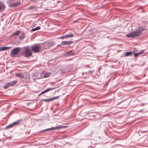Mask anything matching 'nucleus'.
<instances>
[{"mask_svg": "<svg viewBox=\"0 0 148 148\" xmlns=\"http://www.w3.org/2000/svg\"><path fill=\"white\" fill-rule=\"evenodd\" d=\"M11 86L9 83H6L3 86V87L5 89H7L9 87Z\"/></svg>", "mask_w": 148, "mask_h": 148, "instance_id": "a211bd4d", "label": "nucleus"}, {"mask_svg": "<svg viewBox=\"0 0 148 148\" xmlns=\"http://www.w3.org/2000/svg\"><path fill=\"white\" fill-rule=\"evenodd\" d=\"M144 52V50H141L140 52L135 53H134V56L135 57H137L138 56L142 54Z\"/></svg>", "mask_w": 148, "mask_h": 148, "instance_id": "2eb2a0df", "label": "nucleus"}, {"mask_svg": "<svg viewBox=\"0 0 148 148\" xmlns=\"http://www.w3.org/2000/svg\"><path fill=\"white\" fill-rule=\"evenodd\" d=\"M25 37V35L23 34H22L19 36V38L21 40H23Z\"/></svg>", "mask_w": 148, "mask_h": 148, "instance_id": "aec40b11", "label": "nucleus"}, {"mask_svg": "<svg viewBox=\"0 0 148 148\" xmlns=\"http://www.w3.org/2000/svg\"><path fill=\"white\" fill-rule=\"evenodd\" d=\"M20 51V48L17 47L14 48L10 52V55L11 56L16 55Z\"/></svg>", "mask_w": 148, "mask_h": 148, "instance_id": "39448f33", "label": "nucleus"}, {"mask_svg": "<svg viewBox=\"0 0 148 148\" xmlns=\"http://www.w3.org/2000/svg\"><path fill=\"white\" fill-rule=\"evenodd\" d=\"M22 120L21 119H20L18 120H17L16 121L10 124L7 126L5 127V129H7L9 128H11L13 127L14 126L17 125L18 124V123L21 121Z\"/></svg>", "mask_w": 148, "mask_h": 148, "instance_id": "423d86ee", "label": "nucleus"}, {"mask_svg": "<svg viewBox=\"0 0 148 148\" xmlns=\"http://www.w3.org/2000/svg\"><path fill=\"white\" fill-rule=\"evenodd\" d=\"M31 48L32 50L35 53H39L40 50L44 49L43 45L38 44L33 45L31 47Z\"/></svg>", "mask_w": 148, "mask_h": 148, "instance_id": "f03ea898", "label": "nucleus"}, {"mask_svg": "<svg viewBox=\"0 0 148 148\" xmlns=\"http://www.w3.org/2000/svg\"><path fill=\"white\" fill-rule=\"evenodd\" d=\"M73 36V34H68L60 37L59 38L60 39H63L64 38L72 37Z\"/></svg>", "mask_w": 148, "mask_h": 148, "instance_id": "1a4fd4ad", "label": "nucleus"}, {"mask_svg": "<svg viewBox=\"0 0 148 148\" xmlns=\"http://www.w3.org/2000/svg\"><path fill=\"white\" fill-rule=\"evenodd\" d=\"M23 49L24 51L25 56L28 57L31 56L32 53L29 47H24Z\"/></svg>", "mask_w": 148, "mask_h": 148, "instance_id": "7ed1b4c3", "label": "nucleus"}, {"mask_svg": "<svg viewBox=\"0 0 148 148\" xmlns=\"http://www.w3.org/2000/svg\"><path fill=\"white\" fill-rule=\"evenodd\" d=\"M55 88H48L45 89L44 91L42 92V94H43L45 93H46L49 91L51 90L54 89H55Z\"/></svg>", "mask_w": 148, "mask_h": 148, "instance_id": "ddd939ff", "label": "nucleus"}, {"mask_svg": "<svg viewBox=\"0 0 148 148\" xmlns=\"http://www.w3.org/2000/svg\"><path fill=\"white\" fill-rule=\"evenodd\" d=\"M133 52L130 51H128L125 54V56H130L133 53Z\"/></svg>", "mask_w": 148, "mask_h": 148, "instance_id": "6ab92c4d", "label": "nucleus"}, {"mask_svg": "<svg viewBox=\"0 0 148 148\" xmlns=\"http://www.w3.org/2000/svg\"><path fill=\"white\" fill-rule=\"evenodd\" d=\"M42 94V93L41 92L40 94L39 95H38L39 96V95H41Z\"/></svg>", "mask_w": 148, "mask_h": 148, "instance_id": "cd10ccee", "label": "nucleus"}, {"mask_svg": "<svg viewBox=\"0 0 148 148\" xmlns=\"http://www.w3.org/2000/svg\"><path fill=\"white\" fill-rule=\"evenodd\" d=\"M31 1H32V3L36 2L37 0H31Z\"/></svg>", "mask_w": 148, "mask_h": 148, "instance_id": "393cba45", "label": "nucleus"}, {"mask_svg": "<svg viewBox=\"0 0 148 148\" xmlns=\"http://www.w3.org/2000/svg\"><path fill=\"white\" fill-rule=\"evenodd\" d=\"M40 27L38 26L35 28L32 29L31 30V31L33 32V31H36L37 30H38L39 29H40Z\"/></svg>", "mask_w": 148, "mask_h": 148, "instance_id": "f3484780", "label": "nucleus"}, {"mask_svg": "<svg viewBox=\"0 0 148 148\" xmlns=\"http://www.w3.org/2000/svg\"><path fill=\"white\" fill-rule=\"evenodd\" d=\"M20 34V32L18 31H16V32L13 33L12 35L13 36H18Z\"/></svg>", "mask_w": 148, "mask_h": 148, "instance_id": "412c9836", "label": "nucleus"}, {"mask_svg": "<svg viewBox=\"0 0 148 148\" xmlns=\"http://www.w3.org/2000/svg\"><path fill=\"white\" fill-rule=\"evenodd\" d=\"M50 75V74L49 73H45L44 75V77H48Z\"/></svg>", "mask_w": 148, "mask_h": 148, "instance_id": "4be33fe9", "label": "nucleus"}, {"mask_svg": "<svg viewBox=\"0 0 148 148\" xmlns=\"http://www.w3.org/2000/svg\"><path fill=\"white\" fill-rule=\"evenodd\" d=\"M60 97V96H58L56 97H53V98L48 99H43L41 100L42 101H53V100H55L56 99H57L58 98Z\"/></svg>", "mask_w": 148, "mask_h": 148, "instance_id": "9d476101", "label": "nucleus"}, {"mask_svg": "<svg viewBox=\"0 0 148 148\" xmlns=\"http://www.w3.org/2000/svg\"><path fill=\"white\" fill-rule=\"evenodd\" d=\"M94 71L93 70H90L88 71V73H92L94 72Z\"/></svg>", "mask_w": 148, "mask_h": 148, "instance_id": "a878e982", "label": "nucleus"}, {"mask_svg": "<svg viewBox=\"0 0 148 148\" xmlns=\"http://www.w3.org/2000/svg\"><path fill=\"white\" fill-rule=\"evenodd\" d=\"M102 31V32H105V31H104V30Z\"/></svg>", "mask_w": 148, "mask_h": 148, "instance_id": "7c9ffc66", "label": "nucleus"}, {"mask_svg": "<svg viewBox=\"0 0 148 148\" xmlns=\"http://www.w3.org/2000/svg\"><path fill=\"white\" fill-rule=\"evenodd\" d=\"M5 8L4 4L0 1V12H3Z\"/></svg>", "mask_w": 148, "mask_h": 148, "instance_id": "6e6552de", "label": "nucleus"}, {"mask_svg": "<svg viewBox=\"0 0 148 148\" xmlns=\"http://www.w3.org/2000/svg\"><path fill=\"white\" fill-rule=\"evenodd\" d=\"M66 126L63 125L57 126L56 127H52L51 128H49L42 131L43 132L48 131L52 130H57L66 128Z\"/></svg>", "mask_w": 148, "mask_h": 148, "instance_id": "20e7f679", "label": "nucleus"}, {"mask_svg": "<svg viewBox=\"0 0 148 148\" xmlns=\"http://www.w3.org/2000/svg\"><path fill=\"white\" fill-rule=\"evenodd\" d=\"M10 47H0V51H5L10 49Z\"/></svg>", "mask_w": 148, "mask_h": 148, "instance_id": "4468645a", "label": "nucleus"}, {"mask_svg": "<svg viewBox=\"0 0 148 148\" xmlns=\"http://www.w3.org/2000/svg\"><path fill=\"white\" fill-rule=\"evenodd\" d=\"M16 76L20 78H23L24 77L23 74L22 73H16Z\"/></svg>", "mask_w": 148, "mask_h": 148, "instance_id": "f8f14e48", "label": "nucleus"}, {"mask_svg": "<svg viewBox=\"0 0 148 148\" xmlns=\"http://www.w3.org/2000/svg\"><path fill=\"white\" fill-rule=\"evenodd\" d=\"M97 33H98V32L99 33V32H100V31H99V32H98V31H97Z\"/></svg>", "mask_w": 148, "mask_h": 148, "instance_id": "c756f323", "label": "nucleus"}, {"mask_svg": "<svg viewBox=\"0 0 148 148\" xmlns=\"http://www.w3.org/2000/svg\"><path fill=\"white\" fill-rule=\"evenodd\" d=\"M73 42L71 41H64L62 42L61 44L63 45H70L72 44Z\"/></svg>", "mask_w": 148, "mask_h": 148, "instance_id": "9b49d317", "label": "nucleus"}, {"mask_svg": "<svg viewBox=\"0 0 148 148\" xmlns=\"http://www.w3.org/2000/svg\"><path fill=\"white\" fill-rule=\"evenodd\" d=\"M21 3V1H19L16 3H14L11 4L9 5V7L14 8L18 7L20 5Z\"/></svg>", "mask_w": 148, "mask_h": 148, "instance_id": "0eeeda50", "label": "nucleus"}, {"mask_svg": "<svg viewBox=\"0 0 148 148\" xmlns=\"http://www.w3.org/2000/svg\"><path fill=\"white\" fill-rule=\"evenodd\" d=\"M42 94V93L41 92L40 94L39 95H38L39 96V95H41Z\"/></svg>", "mask_w": 148, "mask_h": 148, "instance_id": "c85d7f7f", "label": "nucleus"}, {"mask_svg": "<svg viewBox=\"0 0 148 148\" xmlns=\"http://www.w3.org/2000/svg\"><path fill=\"white\" fill-rule=\"evenodd\" d=\"M33 8H34V7L33 6H31L30 7L27 8V9L28 10H31Z\"/></svg>", "mask_w": 148, "mask_h": 148, "instance_id": "b1692460", "label": "nucleus"}, {"mask_svg": "<svg viewBox=\"0 0 148 148\" xmlns=\"http://www.w3.org/2000/svg\"><path fill=\"white\" fill-rule=\"evenodd\" d=\"M144 30V27L140 26L137 29L134 31L131 32L130 34L126 35V36L128 38H134L139 36L141 35L142 32Z\"/></svg>", "mask_w": 148, "mask_h": 148, "instance_id": "f257e3e1", "label": "nucleus"}, {"mask_svg": "<svg viewBox=\"0 0 148 148\" xmlns=\"http://www.w3.org/2000/svg\"><path fill=\"white\" fill-rule=\"evenodd\" d=\"M17 80H14L9 82V83L11 86H13L15 85L17 82Z\"/></svg>", "mask_w": 148, "mask_h": 148, "instance_id": "dca6fc26", "label": "nucleus"}, {"mask_svg": "<svg viewBox=\"0 0 148 148\" xmlns=\"http://www.w3.org/2000/svg\"><path fill=\"white\" fill-rule=\"evenodd\" d=\"M66 54L68 55H72V52L70 51L66 53Z\"/></svg>", "mask_w": 148, "mask_h": 148, "instance_id": "5701e85b", "label": "nucleus"}, {"mask_svg": "<svg viewBox=\"0 0 148 148\" xmlns=\"http://www.w3.org/2000/svg\"><path fill=\"white\" fill-rule=\"evenodd\" d=\"M147 131H141V132H142V133H145L146 132H147Z\"/></svg>", "mask_w": 148, "mask_h": 148, "instance_id": "bb28decb", "label": "nucleus"}]
</instances>
